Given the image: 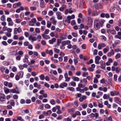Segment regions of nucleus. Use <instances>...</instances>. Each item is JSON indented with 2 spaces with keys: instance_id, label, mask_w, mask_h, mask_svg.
Returning <instances> with one entry per match:
<instances>
[{
  "instance_id": "680f3d73",
  "label": "nucleus",
  "mask_w": 121,
  "mask_h": 121,
  "mask_svg": "<svg viewBox=\"0 0 121 121\" xmlns=\"http://www.w3.org/2000/svg\"><path fill=\"white\" fill-rule=\"evenodd\" d=\"M50 66L53 68L55 69L56 68V66L55 65L53 64H51Z\"/></svg>"
},
{
  "instance_id": "20e7f679",
  "label": "nucleus",
  "mask_w": 121,
  "mask_h": 121,
  "mask_svg": "<svg viewBox=\"0 0 121 121\" xmlns=\"http://www.w3.org/2000/svg\"><path fill=\"white\" fill-rule=\"evenodd\" d=\"M3 30L4 31L7 30L8 32L11 33L12 30L11 29L7 28L6 26H4L3 28Z\"/></svg>"
},
{
  "instance_id": "4be33fe9",
  "label": "nucleus",
  "mask_w": 121,
  "mask_h": 121,
  "mask_svg": "<svg viewBox=\"0 0 121 121\" xmlns=\"http://www.w3.org/2000/svg\"><path fill=\"white\" fill-rule=\"evenodd\" d=\"M11 92L13 93H16L17 94H19L20 93V92L18 91H16L15 89H12L11 90Z\"/></svg>"
},
{
  "instance_id": "58836bf2",
  "label": "nucleus",
  "mask_w": 121,
  "mask_h": 121,
  "mask_svg": "<svg viewBox=\"0 0 121 121\" xmlns=\"http://www.w3.org/2000/svg\"><path fill=\"white\" fill-rule=\"evenodd\" d=\"M50 103L52 105H54L55 104V102L53 99L51 100L50 102Z\"/></svg>"
},
{
  "instance_id": "5fc2aeb1",
  "label": "nucleus",
  "mask_w": 121,
  "mask_h": 121,
  "mask_svg": "<svg viewBox=\"0 0 121 121\" xmlns=\"http://www.w3.org/2000/svg\"><path fill=\"white\" fill-rule=\"evenodd\" d=\"M114 37L116 38H117L121 39V36H119L118 35H115Z\"/></svg>"
},
{
  "instance_id": "5701e85b",
  "label": "nucleus",
  "mask_w": 121,
  "mask_h": 121,
  "mask_svg": "<svg viewBox=\"0 0 121 121\" xmlns=\"http://www.w3.org/2000/svg\"><path fill=\"white\" fill-rule=\"evenodd\" d=\"M42 36L43 38L46 39H48L49 37V35H46V34H43L42 35Z\"/></svg>"
},
{
  "instance_id": "1a4fd4ad",
  "label": "nucleus",
  "mask_w": 121,
  "mask_h": 121,
  "mask_svg": "<svg viewBox=\"0 0 121 121\" xmlns=\"http://www.w3.org/2000/svg\"><path fill=\"white\" fill-rule=\"evenodd\" d=\"M119 94V92L117 91H112L111 92L110 95L112 96L114 95H117Z\"/></svg>"
},
{
  "instance_id": "412c9836",
  "label": "nucleus",
  "mask_w": 121,
  "mask_h": 121,
  "mask_svg": "<svg viewBox=\"0 0 121 121\" xmlns=\"http://www.w3.org/2000/svg\"><path fill=\"white\" fill-rule=\"evenodd\" d=\"M72 78L74 81H75L78 82L79 81V78L74 76H73L72 77Z\"/></svg>"
},
{
  "instance_id": "f03ea898",
  "label": "nucleus",
  "mask_w": 121,
  "mask_h": 121,
  "mask_svg": "<svg viewBox=\"0 0 121 121\" xmlns=\"http://www.w3.org/2000/svg\"><path fill=\"white\" fill-rule=\"evenodd\" d=\"M69 17L67 16L66 19H63V22L64 24H68L70 23V20L69 19Z\"/></svg>"
},
{
  "instance_id": "4c0bfd02",
  "label": "nucleus",
  "mask_w": 121,
  "mask_h": 121,
  "mask_svg": "<svg viewBox=\"0 0 121 121\" xmlns=\"http://www.w3.org/2000/svg\"><path fill=\"white\" fill-rule=\"evenodd\" d=\"M78 86L80 88H83L84 87L85 85H83L82 84L80 83L78 84Z\"/></svg>"
},
{
  "instance_id": "09e8293b",
  "label": "nucleus",
  "mask_w": 121,
  "mask_h": 121,
  "mask_svg": "<svg viewBox=\"0 0 121 121\" xmlns=\"http://www.w3.org/2000/svg\"><path fill=\"white\" fill-rule=\"evenodd\" d=\"M3 64L4 65H8L9 64V63L7 62L6 61H4L3 62Z\"/></svg>"
},
{
  "instance_id": "393cba45",
  "label": "nucleus",
  "mask_w": 121,
  "mask_h": 121,
  "mask_svg": "<svg viewBox=\"0 0 121 121\" xmlns=\"http://www.w3.org/2000/svg\"><path fill=\"white\" fill-rule=\"evenodd\" d=\"M67 89L72 91H73L74 90V88L73 87H68L67 88Z\"/></svg>"
},
{
  "instance_id": "39448f33",
  "label": "nucleus",
  "mask_w": 121,
  "mask_h": 121,
  "mask_svg": "<svg viewBox=\"0 0 121 121\" xmlns=\"http://www.w3.org/2000/svg\"><path fill=\"white\" fill-rule=\"evenodd\" d=\"M5 96L3 94H0V100L2 102L5 101Z\"/></svg>"
},
{
  "instance_id": "de8ad7c7",
  "label": "nucleus",
  "mask_w": 121,
  "mask_h": 121,
  "mask_svg": "<svg viewBox=\"0 0 121 121\" xmlns=\"http://www.w3.org/2000/svg\"><path fill=\"white\" fill-rule=\"evenodd\" d=\"M13 24V23L12 20L10 22H8V25L10 26H12Z\"/></svg>"
},
{
  "instance_id": "864d4df0",
  "label": "nucleus",
  "mask_w": 121,
  "mask_h": 121,
  "mask_svg": "<svg viewBox=\"0 0 121 121\" xmlns=\"http://www.w3.org/2000/svg\"><path fill=\"white\" fill-rule=\"evenodd\" d=\"M53 14V12L51 10L48 13V14L50 16H52Z\"/></svg>"
},
{
  "instance_id": "ddd939ff",
  "label": "nucleus",
  "mask_w": 121,
  "mask_h": 121,
  "mask_svg": "<svg viewBox=\"0 0 121 121\" xmlns=\"http://www.w3.org/2000/svg\"><path fill=\"white\" fill-rule=\"evenodd\" d=\"M45 52L47 54H49L50 55H52L53 54V52L52 50H49L48 49H46Z\"/></svg>"
},
{
  "instance_id": "c85d7f7f",
  "label": "nucleus",
  "mask_w": 121,
  "mask_h": 121,
  "mask_svg": "<svg viewBox=\"0 0 121 121\" xmlns=\"http://www.w3.org/2000/svg\"><path fill=\"white\" fill-rule=\"evenodd\" d=\"M98 14V12L96 11H94L92 14V15L93 16H97Z\"/></svg>"
},
{
  "instance_id": "6e6552de",
  "label": "nucleus",
  "mask_w": 121,
  "mask_h": 121,
  "mask_svg": "<svg viewBox=\"0 0 121 121\" xmlns=\"http://www.w3.org/2000/svg\"><path fill=\"white\" fill-rule=\"evenodd\" d=\"M101 58L98 56H96L95 58V63L97 64H98L99 63V61L100 60Z\"/></svg>"
},
{
  "instance_id": "7ed1b4c3",
  "label": "nucleus",
  "mask_w": 121,
  "mask_h": 121,
  "mask_svg": "<svg viewBox=\"0 0 121 121\" xmlns=\"http://www.w3.org/2000/svg\"><path fill=\"white\" fill-rule=\"evenodd\" d=\"M56 15L58 19L61 20L62 19L63 17L61 16V13L60 12H57L56 13Z\"/></svg>"
},
{
  "instance_id": "bb28decb",
  "label": "nucleus",
  "mask_w": 121,
  "mask_h": 121,
  "mask_svg": "<svg viewBox=\"0 0 121 121\" xmlns=\"http://www.w3.org/2000/svg\"><path fill=\"white\" fill-rule=\"evenodd\" d=\"M109 95L106 94H104L103 96V98L104 99H108L109 98Z\"/></svg>"
},
{
  "instance_id": "e2e57ef3",
  "label": "nucleus",
  "mask_w": 121,
  "mask_h": 121,
  "mask_svg": "<svg viewBox=\"0 0 121 121\" xmlns=\"http://www.w3.org/2000/svg\"><path fill=\"white\" fill-rule=\"evenodd\" d=\"M36 20L35 18H34L33 19L31 20L30 22H32L35 23L36 22Z\"/></svg>"
},
{
  "instance_id": "cd10ccee",
  "label": "nucleus",
  "mask_w": 121,
  "mask_h": 121,
  "mask_svg": "<svg viewBox=\"0 0 121 121\" xmlns=\"http://www.w3.org/2000/svg\"><path fill=\"white\" fill-rule=\"evenodd\" d=\"M109 48L108 47L104 48L103 50V52L105 54L109 51Z\"/></svg>"
},
{
  "instance_id": "e433bc0d",
  "label": "nucleus",
  "mask_w": 121,
  "mask_h": 121,
  "mask_svg": "<svg viewBox=\"0 0 121 121\" xmlns=\"http://www.w3.org/2000/svg\"><path fill=\"white\" fill-rule=\"evenodd\" d=\"M120 57L121 54L119 53L117 54L115 56V58L117 59L119 58Z\"/></svg>"
},
{
  "instance_id": "bf43d9fd",
  "label": "nucleus",
  "mask_w": 121,
  "mask_h": 121,
  "mask_svg": "<svg viewBox=\"0 0 121 121\" xmlns=\"http://www.w3.org/2000/svg\"><path fill=\"white\" fill-rule=\"evenodd\" d=\"M41 43L43 45H45L46 44V42L43 40H42L41 42Z\"/></svg>"
},
{
  "instance_id": "8fccbe9b",
  "label": "nucleus",
  "mask_w": 121,
  "mask_h": 121,
  "mask_svg": "<svg viewBox=\"0 0 121 121\" xmlns=\"http://www.w3.org/2000/svg\"><path fill=\"white\" fill-rule=\"evenodd\" d=\"M24 35H25L26 37H28L29 36V33L27 32H24Z\"/></svg>"
},
{
  "instance_id": "a211bd4d",
  "label": "nucleus",
  "mask_w": 121,
  "mask_h": 121,
  "mask_svg": "<svg viewBox=\"0 0 121 121\" xmlns=\"http://www.w3.org/2000/svg\"><path fill=\"white\" fill-rule=\"evenodd\" d=\"M63 41L61 43V45L60 47V48L62 50H64L65 49V43Z\"/></svg>"
},
{
  "instance_id": "aec40b11",
  "label": "nucleus",
  "mask_w": 121,
  "mask_h": 121,
  "mask_svg": "<svg viewBox=\"0 0 121 121\" xmlns=\"http://www.w3.org/2000/svg\"><path fill=\"white\" fill-rule=\"evenodd\" d=\"M56 40V39L55 38H53L51 39L49 41V42L50 44H53L54 42H55Z\"/></svg>"
},
{
  "instance_id": "dca6fc26",
  "label": "nucleus",
  "mask_w": 121,
  "mask_h": 121,
  "mask_svg": "<svg viewBox=\"0 0 121 121\" xmlns=\"http://www.w3.org/2000/svg\"><path fill=\"white\" fill-rule=\"evenodd\" d=\"M66 6L65 5H63L62 7L60 8L59 10L60 11H62L65 9H66Z\"/></svg>"
},
{
  "instance_id": "a878e982",
  "label": "nucleus",
  "mask_w": 121,
  "mask_h": 121,
  "mask_svg": "<svg viewBox=\"0 0 121 121\" xmlns=\"http://www.w3.org/2000/svg\"><path fill=\"white\" fill-rule=\"evenodd\" d=\"M17 118L18 121H24V120L22 118V117L21 116H17Z\"/></svg>"
},
{
  "instance_id": "37998d69",
  "label": "nucleus",
  "mask_w": 121,
  "mask_h": 121,
  "mask_svg": "<svg viewBox=\"0 0 121 121\" xmlns=\"http://www.w3.org/2000/svg\"><path fill=\"white\" fill-rule=\"evenodd\" d=\"M82 106L83 108L85 109L87 107V104H83L82 105Z\"/></svg>"
},
{
  "instance_id": "4468645a",
  "label": "nucleus",
  "mask_w": 121,
  "mask_h": 121,
  "mask_svg": "<svg viewBox=\"0 0 121 121\" xmlns=\"http://www.w3.org/2000/svg\"><path fill=\"white\" fill-rule=\"evenodd\" d=\"M29 39L30 40L36 41L37 38L36 37H33L32 35H30L29 37Z\"/></svg>"
},
{
  "instance_id": "f3484780",
  "label": "nucleus",
  "mask_w": 121,
  "mask_h": 121,
  "mask_svg": "<svg viewBox=\"0 0 121 121\" xmlns=\"http://www.w3.org/2000/svg\"><path fill=\"white\" fill-rule=\"evenodd\" d=\"M86 98V97L85 95H83L82 97L79 98V100L81 102H82Z\"/></svg>"
},
{
  "instance_id": "f704fd0d",
  "label": "nucleus",
  "mask_w": 121,
  "mask_h": 121,
  "mask_svg": "<svg viewBox=\"0 0 121 121\" xmlns=\"http://www.w3.org/2000/svg\"><path fill=\"white\" fill-rule=\"evenodd\" d=\"M40 6L42 8H44L45 6L44 3H40Z\"/></svg>"
},
{
  "instance_id": "13d9d810",
  "label": "nucleus",
  "mask_w": 121,
  "mask_h": 121,
  "mask_svg": "<svg viewBox=\"0 0 121 121\" xmlns=\"http://www.w3.org/2000/svg\"><path fill=\"white\" fill-rule=\"evenodd\" d=\"M71 85L73 86H75L76 85L75 82H72L70 83Z\"/></svg>"
},
{
  "instance_id": "3c124183",
  "label": "nucleus",
  "mask_w": 121,
  "mask_h": 121,
  "mask_svg": "<svg viewBox=\"0 0 121 121\" xmlns=\"http://www.w3.org/2000/svg\"><path fill=\"white\" fill-rule=\"evenodd\" d=\"M45 107L46 108L49 109L50 108L51 106L49 104H47L45 105Z\"/></svg>"
},
{
  "instance_id": "c03bdc74",
  "label": "nucleus",
  "mask_w": 121,
  "mask_h": 121,
  "mask_svg": "<svg viewBox=\"0 0 121 121\" xmlns=\"http://www.w3.org/2000/svg\"><path fill=\"white\" fill-rule=\"evenodd\" d=\"M110 33L111 34L114 35H115L116 34V31L114 30H111Z\"/></svg>"
},
{
  "instance_id": "052dcab7",
  "label": "nucleus",
  "mask_w": 121,
  "mask_h": 121,
  "mask_svg": "<svg viewBox=\"0 0 121 121\" xmlns=\"http://www.w3.org/2000/svg\"><path fill=\"white\" fill-rule=\"evenodd\" d=\"M114 79V81H116L117 80V75L116 74H115L113 76Z\"/></svg>"
},
{
  "instance_id": "79ce46f5",
  "label": "nucleus",
  "mask_w": 121,
  "mask_h": 121,
  "mask_svg": "<svg viewBox=\"0 0 121 121\" xmlns=\"http://www.w3.org/2000/svg\"><path fill=\"white\" fill-rule=\"evenodd\" d=\"M36 8L35 7H31L30 8V9L31 11H34L36 9Z\"/></svg>"
},
{
  "instance_id": "7c9ffc66",
  "label": "nucleus",
  "mask_w": 121,
  "mask_h": 121,
  "mask_svg": "<svg viewBox=\"0 0 121 121\" xmlns=\"http://www.w3.org/2000/svg\"><path fill=\"white\" fill-rule=\"evenodd\" d=\"M78 58H75L73 60L75 64L76 65L78 62Z\"/></svg>"
},
{
  "instance_id": "0eeeda50",
  "label": "nucleus",
  "mask_w": 121,
  "mask_h": 121,
  "mask_svg": "<svg viewBox=\"0 0 121 121\" xmlns=\"http://www.w3.org/2000/svg\"><path fill=\"white\" fill-rule=\"evenodd\" d=\"M64 76L65 78V81L66 82H68L69 81L70 79V77H68V73L67 72H66L64 75Z\"/></svg>"
},
{
  "instance_id": "603ef678",
  "label": "nucleus",
  "mask_w": 121,
  "mask_h": 121,
  "mask_svg": "<svg viewBox=\"0 0 121 121\" xmlns=\"http://www.w3.org/2000/svg\"><path fill=\"white\" fill-rule=\"evenodd\" d=\"M54 51L56 53H58L60 52V50L56 48H54Z\"/></svg>"
},
{
  "instance_id": "c756f323",
  "label": "nucleus",
  "mask_w": 121,
  "mask_h": 121,
  "mask_svg": "<svg viewBox=\"0 0 121 121\" xmlns=\"http://www.w3.org/2000/svg\"><path fill=\"white\" fill-rule=\"evenodd\" d=\"M51 22L49 21H48L47 23V26L49 28L51 27Z\"/></svg>"
},
{
  "instance_id": "4d7b16f0",
  "label": "nucleus",
  "mask_w": 121,
  "mask_h": 121,
  "mask_svg": "<svg viewBox=\"0 0 121 121\" xmlns=\"http://www.w3.org/2000/svg\"><path fill=\"white\" fill-rule=\"evenodd\" d=\"M43 104H42L41 105H40V106L39 108L40 109L43 110Z\"/></svg>"
},
{
  "instance_id": "6e6d98bb",
  "label": "nucleus",
  "mask_w": 121,
  "mask_h": 121,
  "mask_svg": "<svg viewBox=\"0 0 121 121\" xmlns=\"http://www.w3.org/2000/svg\"><path fill=\"white\" fill-rule=\"evenodd\" d=\"M49 32V30L48 29H46L44 31V34H48Z\"/></svg>"
},
{
  "instance_id": "2f4dec72",
  "label": "nucleus",
  "mask_w": 121,
  "mask_h": 121,
  "mask_svg": "<svg viewBox=\"0 0 121 121\" xmlns=\"http://www.w3.org/2000/svg\"><path fill=\"white\" fill-rule=\"evenodd\" d=\"M63 42H64V43H65V45L66 44L69 45L70 43V41L69 40H67V41H63Z\"/></svg>"
},
{
  "instance_id": "a19ab883",
  "label": "nucleus",
  "mask_w": 121,
  "mask_h": 121,
  "mask_svg": "<svg viewBox=\"0 0 121 121\" xmlns=\"http://www.w3.org/2000/svg\"><path fill=\"white\" fill-rule=\"evenodd\" d=\"M40 79L42 80H43L44 79V76L43 74H41L39 76Z\"/></svg>"
},
{
  "instance_id": "9d476101",
  "label": "nucleus",
  "mask_w": 121,
  "mask_h": 121,
  "mask_svg": "<svg viewBox=\"0 0 121 121\" xmlns=\"http://www.w3.org/2000/svg\"><path fill=\"white\" fill-rule=\"evenodd\" d=\"M114 99L116 102L118 104H121V99L118 97L114 98Z\"/></svg>"
},
{
  "instance_id": "f8f14e48",
  "label": "nucleus",
  "mask_w": 121,
  "mask_h": 121,
  "mask_svg": "<svg viewBox=\"0 0 121 121\" xmlns=\"http://www.w3.org/2000/svg\"><path fill=\"white\" fill-rule=\"evenodd\" d=\"M114 54V51L112 49L111 50L110 52L108 53L107 55L108 56L110 57L113 55Z\"/></svg>"
},
{
  "instance_id": "72a5a7b5",
  "label": "nucleus",
  "mask_w": 121,
  "mask_h": 121,
  "mask_svg": "<svg viewBox=\"0 0 121 121\" xmlns=\"http://www.w3.org/2000/svg\"><path fill=\"white\" fill-rule=\"evenodd\" d=\"M68 17H69V18H70L69 19L70 20H71V19H74L75 18V15L74 14L72 15L71 16H69Z\"/></svg>"
},
{
  "instance_id": "473e14b6",
  "label": "nucleus",
  "mask_w": 121,
  "mask_h": 121,
  "mask_svg": "<svg viewBox=\"0 0 121 121\" xmlns=\"http://www.w3.org/2000/svg\"><path fill=\"white\" fill-rule=\"evenodd\" d=\"M4 90L5 93L8 94L9 92V89L6 88H4Z\"/></svg>"
},
{
  "instance_id": "423d86ee",
  "label": "nucleus",
  "mask_w": 121,
  "mask_h": 121,
  "mask_svg": "<svg viewBox=\"0 0 121 121\" xmlns=\"http://www.w3.org/2000/svg\"><path fill=\"white\" fill-rule=\"evenodd\" d=\"M88 25L89 26V27H91L93 22V21L91 19V18L90 17H88Z\"/></svg>"
},
{
  "instance_id": "69168bd1",
  "label": "nucleus",
  "mask_w": 121,
  "mask_h": 121,
  "mask_svg": "<svg viewBox=\"0 0 121 121\" xmlns=\"http://www.w3.org/2000/svg\"><path fill=\"white\" fill-rule=\"evenodd\" d=\"M35 62V61L33 59H32L31 60L30 62H29L28 64L29 65H30L31 64L34 63Z\"/></svg>"
},
{
  "instance_id": "9b49d317",
  "label": "nucleus",
  "mask_w": 121,
  "mask_h": 121,
  "mask_svg": "<svg viewBox=\"0 0 121 121\" xmlns=\"http://www.w3.org/2000/svg\"><path fill=\"white\" fill-rule=\"evenodd\" d=\"M14 33L15 34H16L17 33V32L18 33H20L21 31V30L20 28H15L14 30Z\"/></svg>"
},
{
  "instance_id": "a18cd8bd",
  "label": "nucleus",
  "mask_w": 121,
  "mask_h": 121,
  "mask_svg": "<svg viewBox=\"0 0 121 121\" xmlns=\"http://www.w3.org/2000/svg\"><path fill=\"white\" fill-rule=\"evenodd\" d=\"M74 109H69L68 110L69 112L70 113H72L74 112Z\"/></svg>"
},
{
  "instance_id": "0e129e2a",
  "label": "nucleus",
  "mask_w": 121,
  "mask_h": 121,
  "mask_svg": "<svg viewBox=\"0 0 121 121\" xmlns=\"http://www.w3.org/2000/svg\"><path fill=\"white\" fill-rule=\"evenodd\" d=\"M52 112L51 110H49L47 111L46 113V114H47V115L46 116H47L48 115H50L52 113Z\"/></svg>"
},
{
  "instance_id": "774afa93",
  "label": "nucleus",
  "mask_w": 121,
  "mask_h": 121,
  "mask_svg": "<svg viewBox=\"0 0 121 121\" xmlns=\"http://www.w3.org/2000/svg\"><path fill=\"white\" fill-rule=\"evenodd\" d=\"M20 78L17 74L16 75L15 78L17 80H18Z\"/></svg>"
},
{
  "instance_id": "c9c22d12",
  "label": "nucleus",
  "mask_w": 121,
  "mask_h": 121,
  "mask_svg": "<svg viewBox=\"0 0 121 121\" xmlns=\"http://www.w3.org/2000/svg\"><path fill=\"white\" fill-rule=\"evenodd\" d=\"M0 19L1 21H5V16L3 15L0 18Z\"/></svg>"
},
{
  "instance_id": "f257e3e1",
  "label": "nucleus",
  "mask_w": 121,
  "mask_h": 121,
  "mask_svg": "<svg viewBox=\"0 0 121 121\" xmlns=\"http://www.w3.org/2000/svg\"><path fill=\"white\" fill-rule=\"evenodd\" d=\"M105 22L104 20H96L95 22L94 27L96 30H98L100 28V26L102 27Z\"/></svg>"
},
{
  "instance_id": "49530a36",
  "label": "nucleus",
  "mask_w": 121,
  "mask_h": 121,
  "mask_svg": "<svg viewBox=\"0 0 121 121\" xmlns=\"http://www.w3.org/2000/svg\"><path fill=\"white\" fill-rule=\"evenodd\" d=\"M90 116V118L92 119H93L94 117V114L92 113L90 115H89Z\"/></svg>"
},
{
  "instance_id": "338daca9",
  "label": "nucleus",
  "mask_w": 121,
  "mask_h": 121,
  "mask_svg": "<svg viewBox=\"0 0 121 121\" xmlns=\"http://www.w3.org/2000/svg\"><path fill=\"white\" fill-rule=\"evenodd\" d=\"M12 6V4L10 3H9L7 4V7L9 8H10Z\"/></svg>"
},
{
  "instance_id": "b1692460",
  "label": "nucleus",
  "mask_w": 121,
  "mask_h": 121,
  "mask_svg": "<svg viewBox=\"0 0 121 121\" xmlns=\"http://www.w3.org/2000/svg\"><path fill=\"white\" fill-rule=\"evenodd\" d=\"M17 74L19 76V77L20 78H22V77L23 74V73L22 72H20L17 73Z\"/></svg>"
},
{
  "instance_id": "ea45409f",
  "label": "nucleus",
  "mask_w": 121,
  "mask_h": 121,
  "mask_svg": "<svg viewBox=\"0 0 121 121\" xmlns=\"http://www.w3.org/2000/svg\"><path fill=\"white\" fill-rule=\"evenodd\" d=\"M12 101L10 102V104L12 106H14L15 105V103L14 102V101L13 100H12Z\"/></svg>"
},
{
  "instance_id": "2eb2a0df",
  "label": "nucleus",
  "mask_w": 121,
  "mask_h": 121,
  "mask_svg": "<svg viewBox=\"0 0 121 121\" xmlns=\"http://www.w3.org/2000/svg\"><path fill=\"white\" fill-rule=\"evenodd\" d=\"M29 58V56L27 55H25V59L23 60L24 62H28L29 60L28 59Z\"/></svg>"
},
{
  "instance_id": "6ab92c4d",
  "label": "nucleus",
  "mask_w": 121,
  "mask_h": 121,
  "mask_svg": "<svg viewBox=\"0 0 121 121\" xmlns=\"http://www.w3.org/2000/svg\"><path fill=\"white\" fill-rule=\"evenodd\" d=\"M61 40L60 39H58L57 40V43L56 45L55 46V47H56L57 46H59L61 43Z\"/></svg>"
}]
</instances>
